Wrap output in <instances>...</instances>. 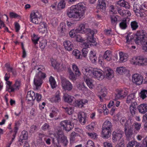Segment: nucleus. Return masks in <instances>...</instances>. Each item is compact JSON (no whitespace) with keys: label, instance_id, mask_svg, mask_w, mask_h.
<instances>
[{"label":"nucleus","instance_id":"obj_1","mask_svg":"<svg viewBox=\"0 0 147 147\" xmlns=\"http://www.w3.org/2000/svg\"><path fill=\"white\" fill-rule=\"evenodd\" d=\"M86 8L82 3L71 6L67 11V15L69 18H81L84 15Z\"/></svg>","mask_w":147,"mask_h":147},{"label":"nucleus","instance_id":"obj_2","mask_svg":"<svg viewBox=\"0 0 147 147\" xmlns=\"http://www.w3.org/2000/svg\"><path fill=\"white\" fill-rule=\"evenodd\" d=\"M86 26V24H81L78 28L76 30V33H86L88 34V35L87 38L88 41L90 42L93 43L94 44L93 45H96L97 44V42L94 38V31L90 29L87 28Z\"/></svg>","mask_w":147,"mask_h":147},{"label":"nucleus","instance_id":"obj_3","mask_svg":"<svg viewBox=\"0 0 147 147\" xmlns=\"http://www.w3.org/2000/svg\"><path fill=\"white\" fill-rule=\"evenodd\" d=\"M147 38V33L146 31L144 30H141L137 32L134 41L136 44L139 45Z\"/></svg>","mask_w":147,"mask_h":147},{"label":"nucleus","instance_id":"obj_4","mask_svg":"<svg viewBox=\"0 0 147 147\" xmlns=\"http://www.w3.org/2000/svg\"><path fill=\"white\" fill-rule=\"evenodd\" d=\"M30 21L35 24H38L42 21V15L37 11L32 12L30 15Z\"/></svg>","mask_w":147,"mask_h":147},{"label":"nucleus","instance_id":"obj_5","mask_svg":"<svg viewBox=\"0 0 147 147\" xmlns=\"http://www.w3.org/2000/svg\"><path fill=\"white\" fill-rule=\"evenodd\" d=\"M128 93V89L127 88H123L118 91L117 93L115 96V100L119 98H123Z\"/></svg>","mask_w":147,"mask_h":147},{"label":"nucleus","instance_id":"obj_6","mask_svg":"<svg viewBox=\"0 0 147 147\" xmlns=\"http://www.w3.org/2000/svg\"><path fill=\"white\" fill-rule=\"evenodd\" d=\"M143 77L140 74H135L132 75V82L136 85H139L142 84L143 81Z\"/></svg>","mask_w":147,"mask_h":147},{"label":"nucleus","instance_id":"obj_7","mask_svg":"<svg viewBox=\"0 0 147 147\" xmlns=\"http://www.w3.org/2000/svg\"><path fill=\"white\" fill-rule=\"evenodd\" d=\"M60 124L63 127V130L68 131H70L74 127V125L71 123V121L67 120L62 121Z\"/></svg>","mask_w":147,"mask_h":147},{"label":"nucleus","instance_id":"obj_8","mask_svg":"<svg viewBox=\"0 0 147 147\" xmlns=\"http://www.w3.org/2000/svg\"><path fill=\"white\" fill-rule=\"evenodd\" d=\"M61 83L63 88L65 90L70 91L72 89V84L66 79L63 78L61 79Z\"/></svg>","mask_w":147,"mask_h":147},{"label":"nucleus","instance_id":"obj_9","mask_svg":"<svg viewBox=\"0 0 147 147\" xmlns=\"http://www.w3.org/2000/svg\"><path fill=\"white\" fill-rule=\"evenodd\" d=\"M56 138L58 142L59 143L60 142L63 144L64 146H66L67 145L68 140L66 137L62 133H58Z\"/></svg>","mask_w":147,"mask_h":147},{"label":"nucleus","instance_id":"obj_10","mask_svg":"<svg viewBox=\"0 0 147 147\" xmlns=\"http://www.w3.org/2000/svg\"><path fill=\"white\" fill-rule=\"evenodd\" d=\"M123 132L121 130L117 131V132L114 131L113 133L112 140L113 142H115L120 140L121 138Z\"/></svg>","mask_w":147,"mask_h":147},{"label":"nucleus","instance_id":"obj_11","mask_svg":"<svg viewBox=\"0 0 147 147\" xmlns=\"http://www.w3.org/2000/svg\"><path fill=\"white\" fill-rule=\"evenodd\" d=\"M125 132L127 138H129L133 134V131L131 126L127 123H126L125 125Z\"/></svg>","mask_w":147,"mask_h":147},{"label":"nucleus","instance_id":"obj_12","mask_svg":"<svg viewBox=\"0 0 147 147\" xmlns=\"http://www.w3.org/2000/svg\"><path fill=\"white\" fill-rule=\"evenodd\" d=\"M147 63V59L142 57H138L136 59V61L134 64L140 65H146Z\"/></svg>","mask_w":147,"mask_h":147},{"label":"nucleus","instance_id":"obj_13","mask_svg":"<svg viewBox=\"0 0 147 147\" xmlns=\"http://www.w3.org/2000/svg\"><path fill=\"white\" fill-rule=\"evenodd\" d=\"M102 71L100 69H93V75L95 77L100 80L102 76Z\"/></svg>","mask_w":147,"mask_h":147},{"label":"nucleus","instance_id":"obj_14","mask_svg":"<svg viewBox=\"0 0 147 147\" xmlns=\"http://www.w3.org/2000/svg\"><path fill=\"white\" fill-rule=\"evenodd\" d=\"M97 8L101 11H105L106 9V4L104 0H98Z\"/></svg>","mask_w":147,"mask_h":147},{"label":"nucleus","instance_id":"obj_15","mask_svg":"<svg viewBox=\"0 0 147 147\" xmlns=\"http://www.w3.org/2000/svg\"><path fill=\"white\" fill-rule=\"evenodd\" d=\"M28 133L27 131H23L21 133V134L20 135L18 141L20 143V144L21 145V144L24 142V141L26 140L28 138Z\"/></svg>","mask_w":147,"mask_h":147},{"label":"nucleus","instance_id":"obj_16","mask_svg":"<svg viewBox=\"0 0 147 147\" xmlns=\"http://www.w3.org/2000/svg\"><path fill=\"white\" fill-rule=\"evenodd\" d=\"M63 98L65 102L69 103L70 104L72 103L73 101L75 100V99L74 97L69 95L66 93L64 94Z\"/></svg>","mask_w":147,"mask_h":147},{"label":"nucleus","instance_id":"obj_17","mask_svg":"<svg viewBox=\"0 0 147 147\" xmlns=\"http://www.w3.org/2000/svg\"><path fill=\"white\" fill-rule=\"evenodd\" d=\"M111 130L102 129V137L105 139H107L109 138L111 134Z\"/></svg>","mask_w":147,"mask_h":147},{"label":"nucleus","instance_id":"obj_18","mask_svg":"<svg viewBox=\"0 0 147 147\" xmlns=\"http://www.w3.org/2000/svg\"><path fill=\"white\" fill-rule=\"evenodd\" d=\"M63 45L66 50L71 51L73 50V44L69 40H67L63 42Z\"/></svg>","mask_w":147,"mask_h":147},{"label":"nucleus","instance_id":"obj_19","mask_svg":"<svg viewBox=\"0 0 147 147\" xmlns=\"http://www.w3.org/2000/svg\"><path fill=\"white\" fill-rule=\"evenodd\" d=\"M96 54V53L94 51H91L89 53V58L93 63H95L96 61L97 57Z\"/></svg>","mask_w":147,"mask_h":147},{"label":"nucleus","instance_id":"obj_20","mask_svg":"<svg viewBox=\"0 0 147 147\" xmlns=\"http://www.w3.org/2000/svg\"><path fill=\"white\" fill-rule=\"evenodd\" d=\"M113 71L110 69H107L105 70V74L106 78L110 79L113 77Z\"/></svg>","mask_w":147,"mask_h":147},{"label":"nucleus","instance_id":"obj_21","mask_svg":"<svg viewBox=\"0 0 147 147\" xmlns=\"http://www.w3.org/2000/svg\"><path fill=\"white\" fill-rule=\"evenodd\" d=\"M116 3L120 6L125 7L126 9H129L130 7L128 3L124 0H120L117 1Z\"/></svg>","mask_w":147,"mask_h":147},{"label":"nucleus","instance_id":"obj_22","mask_svg":"<svg viewBox=\"0 0 147 147\" xmlns=\"http://www.w3.org/2000/svg\"><path fill=\"white\" fill-rule=\"evenodd\" d=\"M66 26L64 23H61L60 24V26L58 28V30L59 32L62 34V35L65 34L66 31Z\"/></svg>","mask_w":147,"mask_h":147},{"label":"nucleus","instance_id":"obj_23","mask_svg":"<svg viewBox=\"0 0 147 147\" xmlns=\"http://www.w3.org/2000/svg\"><path fill=\"white\" fill-rule=\"evenodd\" d=\"M38 27V30L40 32L44 33L47 29V25L44 22H40L39 24Z\"/></svg>","mask_w":147,"mask_h":147},{"label":"nucleus","instance_id":"obj_24","mask_svg":"<svg viewBox=\"0 0 147 147\" xmlns=\"http://www.w3.org/2000/svg\"><path fill=\"white\" fill-rule=\"evenodd\" d=\"M35 96L34 92L32 91L28 92L26 98L28 101L34 100H35L34 97Z\"/></svg>","mask_w":147,"mask_h":147},{"label":"nucleus","instance_id":"obj_25","mask_svg":"<svg viewBox=\"0 0 147 147\" xmlns=\"http://www.w3.org/2000/svg\"><path fill=\"white\" fill-rule=\"evenodd\" d=\"M112 127V125L111 122L106 120L103 124L102 129L111 130Z\"/></svg>","mask_w":147,"mask_h":147},{"label":"nucleus","instance_id":"obj_26","mask_svg":"<svg viewBox=\"0 0 147 147\" xmlns=\"http://www.w3.org/2000/svg\"><path fill=\"white\" fill-rule=\"evenodd\" d=\"M112 55L110 51L107 50L104 53L103 59L107 61H110L111 59Z\"/></svg>","mask_w":147,"mask_h":147},{"label":"nucleus","instance_id":"obj_27","mask_svg":"<svg viewBox=\"0 0 147 147\" xmlns=\"http://www.w3.org/2000/svg\"><path fill=\"white\" fill-rule=\"evenodd\" d=\"M72 54L77 59H82V56L80 52L78 49L74 50L72 52Z\"/></svg>","mask_w":147,"mask_h":147},{"label":"nucleus","instance_id":"obj_28","mask_svg":"<svg viewBox=\"0 0 147 147\" xmlns=\"http://www.w3.org/2000/svg\"><path fill=\"white\" fill-rule=\"evenodd\" d=\"M127 19L128 18H124L119 23V27L121 29H125L127 28Z\"/></svg>","mask_w":147,"mask_h":147},{"label":"nucleus","instance_id":"obj_29","mask_svg":"<svg viewBox=\"0 0 147 147\" xmlns=\"http://www.w3.org/2000/svg\"><path fill=\"white\" fill-rule=\"evenodd\" d=\"M34 84L36 87V88L40 86L42 83V80L39 79V78H36L35 77L34 79Z\"/></svg>","mask_w":147,"mask_h":147},{"label":"nucleus","instance_id":"obj_30","mask_svg":"<svg viewBox=\"0 0 147 147\" xmlns=\"http://www.w3.org/2000/svg\"><path fill=\"white\" fill-rule=\"evenodd\" d=\"M119 60L121 62H125L127 60V57L126 54H124L122 52H120L119 53Z\"/></svg>","mask_w":147,"mask_h":147},{"label":"nucleus","instance_id":"obj_31","mask_svg":"<svg viewBox=\"0 0 147 147\" xmlns=\"http://www.w3.org/2000/svg\"><path fill=\"white\" fill-rule=\"evenodd\" d=\"M85 71H83V73L84 75L87 77L88 78L90 76L93 75V69H90L89 68H86Z\"/></svg>","mask_w":147,"mask_h":147},{"label":"nucleus","instance_id":"obj_32","mask_svg":"<svg viewBox=\"0 0 147 147\" xmlns=\"http://www.w3.org/2000/svg\"><path fill=\"white\" fill-rule=\"evenodd\" d=\"M52 102H59L61 100V98L59 95V92H57L55 94V96L51 98Z\"/></svg>","mask_w":147,"mask_h":147},{"label":"nucleus","instance_id":"obj_33","mask_svg":"<svg viewBox=\"0 0 147 147\" xmlns=\"http://www.w3.org/2000/svg\"><path fill=\"white\" fill-rule=\"evenodd\" d=\"M132 126L134 128V132L137 133V132L139 131L141 127V124L137 122H135L133 123Z\"/></svg>","mask_w":147,"mask_h":147},{"label":"nucleus","instance_id":"obj_34","mask_svg":"<svg viewBox=\"0 0 147 147\" xmlns=\"http://www.w3.org/2000/svg\"><path fill=\"white\" fill-rule=\"evenodd\" d=\"M135 97V94H129L127 97L126 100V103H129L132 102V101L134 100Z\"/></svg>","mask_w":147,"mask_h":147},{"label":"nucleus","instance_id":"obj_35","mask_svg":"<svg viewBox=\"0 0 147 147\" xmlns=\"http://www.w3.org/2000/svg\"><path fill=\"white\" fill-rule=\"evenodd\" d=\"M49 81L52 88H55L57 86L56 83L54 78L51 76L49 79Z\"/></svg>","mask_w":147,"mask_h":147},{"label":"nucleus","instance_id":"obj_36","mask_svg":"<svg viewBox=\"0 0 147 147\" xmlns=\"http://www.w3.org/2000/svg\"><path fill=\"white\" fill-rule=\"evenodd\" d=\"M142 9L141 5L137 3H135L134 5V9L136 13V12H139V11Z\"/></svg>","mask_w":147,"mask_h":147},{"label":"nucleus","instance_id":"obj_37","mask_svg":"<svg viewBox=\"0 0 147 147\" xmlns=\"http://www.w3.org/2000/svg\"><path fill=\"white\" fill-rule=\"evenodd\" d=\"M116 71L118 73L122 74L124 73L126 71L127 69L125 67H117Z\"/></svg>","mask_w":147,"mask_h":147},{"label":"nucleus","instance_id":"obj_38","mask_svg":"<svg viewBox=\"0 0 147 147\" xmlns=\"http://www.w3.org/2000/svg\"><path fill=\"white\" fill-rule=\"evenodd\" d=\"M46 74L45 73L40 72H37L36 74L35 77L39 78V79H41L42 80V79H44L46 77Z\"/></svg>","mask_w":147,"mask_h":147},{"label":"nucleus","instance_id":"obj_39","mask_svg":"<svg viewBox=\"0 0 147 147\" xmlns=\"http://www.w3.org/2000/svg\"><path fill=\"white\" fill-rule=\"evenodd\" d=\"M147 90L143 89L141 91L140 96L142 99H144L147 97Z\"/></svg>","mask_w":147,"mask_h":147},{"label":"nucleus","instance_id":"obj_40","mask_svg":"<svg viewBox=\"0 0 147 147\" xmlns=\"http://www.w3.org/2000/svg\"><path fill=\"white\" fill-rule=\"evenodd\" d=\"M137 109L138 110H147V104H141L138 106Z\"/></svg>","mask_w":147,"mask_h":147},{"label":"nucleus","instance_id":"obj_41","mask_svg":"<svg viewBox=\"0 0 147 147\" xmlns=\"http://www.w3.org/2000/svg\"><path fill=\"white\" fill-rule=\"evenodd\" d=\"M130 25L133 30H135L138 27V23L136 21H133L131 22Z\"/></svg>","mask_w":147,"mask_h":147},{"label":"nucleus","instance_id":"obj_42","mask_svg":"<svg viewBox=\"0 0 147 147\" xmlns=\"http://www.w3.org/2000/svg\"><path fill=\"white\" fill-rule=\"evenodd\" d=\"M47 40L45 39L42 40L40 42L39 46L42 49H44L45 47L47 46Z\"/></svg>","mask_w":147,"mask_h":147},{"label":"nucleus","instance_id":"obj_43","mask_svg":"<svg viewBox=\"0 0 147 147\" xmlns=\"http://www.w3.org/2000/svg\"><path fill=\"white\" fill-rule=\"evenodd\" d=\"M72 68L74 71H75L76 75H78L79 76L80 75V72L79 71L78 67L76 64H74L73 65Z\"/></svg>","mask_w":147,"mask_h":147},{"label":"nucleus","instance_id":"obj_44","mask_svg":"<svg viewBox=\"0 0 147 147\" xmlns=\"http://www.w3.org/2000/svg\"><path fill=\"white\" fill-rule=\"evenodd\" d=\"M119 17L117 16H111V23L113 24H116V22L117 20Z\"/></svg>","mask_w":147,"mask_h":147},{"label":"nucleus","instance_id":"obj_45","mask_svg":"<svg viewBox=\"0 0 147 147\" xmlns=\"http://www.w3.org/2000/svg\"><path fill=\"white\" fill-rule=\"evenodd\" d=\"M96 124L94 122H92L91 123L87 126L86 127V128L89 131H92L94 130V127H95Z\"/></svg>","mask_w":147,"mask_h":147},{"label":"nucleus","instance_id":"obj_46","mask_svg":"<svg viewBox=\"0 0 147 147\" xmlns=\"http://www.w3.org/2000/svg\"><path fill=\"white\" fill-rule=\"evenodd\" d=\"M92 81V80L91 79L89 78H87L85 82L86 83L89 87L90 88H92L93 86Z\"/></svg>","mask_w":147,"mask_h":147},{"label":"nucleus","instance_id":"obj_47","mask_svg":"<svg viewBox=\"0 0 147 147\" xmlns=\"http://www.w3.org/2000/svg\"><path fill=\"white\" fill-rule=\"evenodd\" d=\"M86 134L91 138L94 140L97 139L98 135L96 133H95L87 132Z\"/></svg>","mask_w":147,"mask_h":147},{"label":"nucleus","instance_id":"obj_48","mask_svg":"<svg viewBox=\"0 0 147 147\" xmlns=\"http://www.w3.org/2000/svg\"><path fill=\"white\" fill-rule=\"evenodd\" d=\"M21 80H20L18 79L16 80L15 81V83L13 85L14 87H15V89H19L20 86Z\"/></svg>","mask_w":147,"mask_h":147},{"label":"nucleus","instance_id":"obj_49","mask_svg":"<svg viewBox=\"0 0 147 147\" xmlns=\"http://www.w3.org/2000/svg\"><path fill=\"white\" fill-rule=\"evenodd\" d=\"M138 106L136 102H132L131 105L130 106V110H136Z\"/></svg>","mask_w":147,"mask_h":147},{"label":"nucleus","instance_id":"obj_50","mask_svg":"<svg viewBox=\"0 0 147 147\" xmlns=\"http://www.w3.org/2000/svg\"><path fill=\"white\" fill-rule=\"evenodd\" d=\"M65 3L64 1H60L58 4V8L59 10H61L65 7Z\"/></svg>","mask_w":147,"mask_h":147},{"label":"nucleus","instance_id":"obj_51","mask_svg":"<svg viewBox=\"0 0 147 147\" xmlns=\"http://www.w3.org/2000/svg\"><path fill=\"white\" fill-rule=\"evenodd\" d=\"M88 53V50L86 48H84L82 50V57L84 58L86 57L87 54Z\"/></svg>","mask_w":147,"mask_h":147},{"label":"nucleus","instance_id":"obj_52","mask_svg":"<svg viewBox=\"0 0 147 147\" xmlns=\"http://www.w3.org/2000/svg\"><path fill=\"white\" fill-rule=\"evenodd\" d=\"M78 88L79 90H81L83 91H86L87 90V88L83 84H79Z\"/></svg>","mask_w":147,"mask_h":147},{"label":"nucleus","instance_id":"obj_53","mask_svg":"<svg viewBox=\"0 0 147 147\" xmlns=\"http://www.w3.org/2000/svg\"><path fill=\"white\" fill-rule=\"evenodd\" d=\"M78 117L79 119H86V114L84 112H80L79 113Z\"/></svg>","mask_w":147,"mask_h":147},{"label":"nucleus","instance_id":"obj_54","mask_svg":"<svg viewBox=\"0 0 147 147\" xmlns=\"http://www.w3.org/2000/svg\"><path fill=\"white\" fill-rule=\"evenodd\" d=\"M50 126L47 123H45L42 127L41 129L43 131L48 130L50 129Z\"/></svg>","mask_w":147,"mask_h":147},{"label":"nucleus","instance_id":"obj_55","mask_svg":"<svg viewBox=\"0 0 147 147\" xmlns=\"http://www.w3.org/2000/svg\"><path fill=\"white\" fill-rule=\"evenodd\" d=\"M107 93V90L106 88L103 87L101 88L100 92V94L102 96V97H104Z\"/></svg>","mask_w":147,"mask_h":147},{"label":"nucleus","instance_id":"obj_56","mask_svg":"<svg viewBox=\"0 0 147 147\" xmlns=\"http://www.w3.org/2000/svg\"><path fill=\"white\" fill-rule=\"evenodd\" d=\"M75 102V107H78L79 108L83 107V105L81 100H77L76 101L74 100Z\"/></svg>","mask_w":147,"mask_h":147},{"label":"nucleus","instance_id":"obj_57","mask_svg":"<svg viewBox=\"0 0 147 147\" xmlns=\"http://www.w3.org/2000/svg\"><path fill=\"white\" fill-rule=\"evenodd\" d=\"M76 30H71L69 32V35L70 37L71 38H74L76 36Z\"/></svg>","mask_w":147,"mask_h":147},{"label":"nucleus","instance_id":"obj_58","mask_svg":"<svg viewBox=\"0 0 147 147\" xmlns=\"http://www.w3.org/2000/svg\"><path fill=\"white\" fill-rule=\"evenodd\" d=\"M86 147H94V144L92 140H88L86 143Z\"/></svg>","mask_w":147,"mask_h":147},{"label":"nucleus","instance_id":"obj_59","mask_svg":"<svg viewBox=\"0 0 147 147\" xmlns=\"http://www.w3.org/2000/svg\"><path fill=\"white\" fill-rule=\"evenodd\" d=\"M5 66L7 68V71L8 72H11L13 69V68L11 67L9 63H6L5 65Z\"/></svg>","mask_w":147,"mask_h":147},{"label":"nucleus","instance_id":"obj_60","mask_svg":"<svg viewBox=\"0 0 147 147\" xmlns=\"http://www.w3.org/2000/svg\"><path fill=\"white\" fill-rule=\"evenodd\" d=\"M37 130V126L36 125H33L30 127V133H34Z\"/></svg>","mask_w":147,"mask_h":147},{"label":"nucleus","instance_id":"obj_61","mask_svg":"<svg viewBox=\"0 0 147 147\" xmlns=\"http://www.w3.org/2000/svg\"><path fill=\"white\" fill-rule=\"evenodd\" d=\"M69 78L72 80H76V76L74 74L73 72L71 71H70L69 72Z\"/></svg>","mask_w":147,"mask_h":147},{"label":"nucleus","instance_id":"obj_62","mask_svg":"<svg viewBox=\"0 0 147 147\" xmlns=\"http://www.w3.org/2000/svg\"><path fill=\"white\" fill-rule=\"evenodd\" d=\"M34 98H35V99H36L38 101H39L41 100V95L39 94L36 93L35 94Z\"/></svg>","mask_w":147,"mask_h":147},{"label":"nucleus","instance_id":"obj_63","mask_svg":"<svg viewBox=\"0 0 147 147\" xmlns=\"http://www.w3.org/2000/svg\"><path fill=\"white\" fill-rule=\"evenodd\" d=\"M77 133H76L74 131L72 132L71 134L70 140H74L75 138L77 136Z\"/></svg>","mask_w":147,"mask_h":147},{"label":"nucleus","instance_id":"obj_64","mask_svg":"<svg viewBox=\"0 0 147 147\" xmlns=\"http://www.w3.org/2000/svg\"><path fill=\"white\" fill-rule=\"evenodd\" d=\"M142 49L145 52H147V40L143 41V46Z\"/></svg>","mask_w":147,"mask_h":147}]
</instances>
